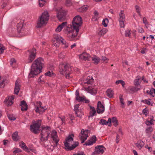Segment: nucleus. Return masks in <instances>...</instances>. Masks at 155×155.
Returning <instances> with one entry per match:
<instances>
[{"label":"nucleus","mask_w":155,"mask_h":155,"mask_svg":"<svg viewBox=\"0 0 155 155\" xmlns=\"http://www.w3.org/2000/svg\"><path fill=\"white\" fill-rule=\"evenodd\" d=\"M82 23V18L79 15L76 16L73 18L72 25L71 27H68L67 29V35L69 38L73 39L77 36Z\"/></svg>","instance_id":"obj_1"},{"label":"nucleus","mask_w":155,"mask_h":155,"mask_svg":"<svg viewBox=\"0 0 155 155\" xmlns=\"http://www.w3.org/2000/svg\"><path fill=\"white\" fill-rule=\"evenodd\" d=\"M44 61L41 58H39L36 59L32 63L31 69L28 76L29 78H34L41 72L44 66Z\"/></svg>","instance_id":"obj_2"},{"label":"nucleus","mask_w":155,"mask_h":155,"mask_svg":"<svg viewBox=\"0 0 155 155\" xmlns=\"http://www.w3.org/2000/svg\"><path fill=\"white\" fill-rule=\"evenodd\" d=\"M73 134H70L65 139V141L64 142V145L65 147V149L67 150H71L77 147L79 144L78 142H75L74 143L72 144L70 146L73 140Z\"/></svg>","instance_id":"obj_3"},{"label":"nucleus","mask_w":155,"mask_h":155,"mask_svg":"<svg viewBox=\"0 0 155 155\" xmlns=\"http://www.w3.org/2000/svg\"><path fill=\"white\" fill-rule=\"evenodd\" d=\"M59 68L60 73L65 75L66 78L69 79L72 77V76H70L72 71V68L70 66L69 64H61L60 65Z\"/></svg>","instance_id":"obj_4"},{"label":"nucleus","mask_w":155,"mask_h":155,"mask_svg":"<svg viewBox=\"0 0 155 155\" xmlns=\"http://www.w3.org/2000/svg\"><path fill=\"white\" fill-rule=\"evenodd\" d=\"M49 16L48 13L47 12H45L43 13L38 19L37 27L41 28L44 24H46L49 19Z\"/></svg>","instance_id":"obj_5"},{"label":"nucleus","mask_w":155,"mask_h":155,"mask_svg":"<svg viewBox=\"0 0 155 155\" xmlns=\"http://www.w3.org/2000/svg\"><path fill=\"white\" fill-rule=\"evenodd\" d=\"M41 122V120L39 119L37 120L36 121H33L32 124L30 126L31 131L35 134L39 133Z\"/></svg>","instance_id":"obj_6"},{"label":"nucleus","mask_w":155,"mask_h":155,"mask_svg":"<svg viewBox=\"0 0 155 155\" xmlns=\"http://www.w3.org/2000/svg\"><path fill=\"white\" fill-rule=\"evenodd\" d=\"M49 128L50 127L48 126H42L40 134L41 136L40 138L41 141H44L48 140L50 133L48 130Z\"/></svg>","instance_id":"obj_7"},{"label":"nucleus","mask_w":155,"mask_h":155,"mask_svg":"<svg viewBox=\"0 0 155 155\" xmlns=\"http://www.w3.org/2000/svg\"><path fill=\"white\" fill-rule=\"evenodd\" d=\"M118 21L120 27L124 28L125 26V18L123 10H121L119 13Z\"/></svg>","instance_id":"obj_8"},{"label":"nucleus","mask_w":155,"mask_h":155,"mask_svg":"<svg viewBox=\"0 0 155 155\" xmlns=\"http://www.w3.org/2000/svg\"><path fill=\"white\" fill-rule=\"evenodd\" d=\"M66 12L62 8L57 10V17L60 21H62L65 18Z\"/></svg>","instance_id":"obj_9"},{"label":"nucleus","mask_w":155,"mask_h":155,"mask_svg":"<svg viewBox=\"0 0 155 155\" xmlns=\"http://www.w3.org/2000/svg\"><path fill=\"white\" fill-rule=\"evenodd\" d=\"M28 51L29 52V55L28 58V62H31L35 59L36 54V50L33 48L31 50H29Z\"/></svg>","instance_id":"obj_10"},{"label":"nucleus","mask_w":155,"mask_h":155,"mask_svg":"<svg viewBox=\"0 0 155 155\" xmlns=\"http://www.w3.org/2000/svg\"><path fill=\"white\" fill-rule=\"evenodd\" d=\"M51 138L55 143V144L53 147H57L58 144L59 139L57 135V132L55 130H53L51 134Z\"/></svg>","instance_id":"obj_11"},{"label":"nucleus","mask_w":155,"mask_h":155,"mask_svg":"<svg viewBox=\"0 0 155 155\" xmlns=\"http://www.w3.org/2000/svg\"><path fill=\"white\" fill-rule=\"evenodd\" d=\"M105 110V108L104 106L102 104L100 101H98L97 108V112L100 114H102L103 113Z\"/></svg>","instance_id":"obj_12"},{"label":"nucleus","mask_w":155,"mask_h":155,"mask_svg":"<svg viewBox=\"0 0 155 155\" xmlns=\"http://www.w3.org/2000/svg\"><path fill=\"white\" fill-rule=\"evenodd\" d=\"M17 31L19 34H21L20 35L21 36H24L26 35L24 31V29L23 28V24L22 23H18L17 26Z\"/></svg>","instance_id":"obj_13"},{"label":"nucleus","mask_w":155,"mask_h":155,"mask_svg":"<svg viewBox=\"0 0 155 155\" xmlns=\"http://www.w3.org/2000/svg\"><path fill=\"white\" fill-rule=\"evenodd\" d=\"M36 107L35 110V111L39 113H43L45 111L46 109L41 106L42 103L41 102L39 101L36 102Z\"/></svg>","instance_id":"obj_14"},{"label":"nucleus","mask_w":155,"mask_h":155,"mask_svg":"<svg viewBox=\"0 0 155 155\" xmlns=\"http://www.w3.org/2000/svg\"><path fill=\"white\" fill-rule=\"evenodd\" d=\"M104 147L102 145H98L95 147V151L94 153L95 154H102L104 152Z\"/></svg>","instance_id":"obj_15"},{"label":"nucleus","mask_w":155,"mask_h":155,"mask_svg":"<svg viewBox=\"0 0 155 155\" xmlns=\"http://www.w3.org/2000/svg\"><path fill=\"white\" fill-rule=\"evenodd\" d=\"M140 87L135 86H131L129 87L127 89L128 92L130 94H134L135 92L140 90Z\"/></svg>","instance_id":"obj_16"},{"label":"nucleus","mask_w":155,"mask_h":155,"mask_svg":"<svg viewBox=\"0 0 155 155\" xmlns=\"http://www.w3.org/2000/svg\"><path fill=\"white\" fill-rule=\"evenodd\" d=\"M15 98V96L12 95L11 97H8L6 98L4 101V103L7 106H10L13 104L12 100Z\"/></svg>","instance_id":"obj_17"},{"label":"nucleus","mask_w":155,"mask_h":155,"mask_svg":"<svg viewBox=\"0 0 155 155\" xmlns=\"http://www.w3.org/2000/svg\"><path fill=\"white\" fill-rule=\"evenodd\" d=\"M21 85L19 80H16L15 83V86L14 88V93L15 94H18L20 90Z\"/></svg>","instance_id":"obj_18"},{"label":"nucleus","mask_w":155,"mask_h":155,"mask_svg":"<svg viewBox=\"0 0 155 155\" xmlns=\"http://www.w3.org/2000/svg\"><path fill=\"white\" fill-rule=\"evenodd\" d=\"M80 58L82 60L86 61L87 60H90L91 58L89 54H87L85 53H83L79 55Z\"/></svg>","instance_id":"obj_19"},{"label":"nucleus","mask_w":155,"mask_h":155,"mask_svg":"<svg viewBox=\"0 0 155 155\" xmlns=\"http://www.w3.org/2000/svg\"><path fill=\"white\" fill-rule=\"evenodd\" d=\"M75 99L79 102L83 101L86 103H88L89 102V101L88 100L86 99V97L84 96L81 97L79 95L78 97H76Z\"/></svg>","instance_id":"obj_20"},{"label":"nucleus","mask_w":155,"mask_h":155,"mask_svg":"<svg viewBox=\"0 0 155 155\" xmlns=\"http://www.w3.org/2000/svg\"><path fill=\"white\" fill-rule=\"evenodd\" d=\"M20 105L21 106V110L23 111H26L28 108V105L25 101H22L21 102Z\"/></svg>","instance_id":"obj_21"},{"label":"nucleus","mask_w":155,"mask_h":155,"mask_svg":"<svg viewBox=\"0 0 155 155\" xmlns=\"http://www.w3.org/2000/svg\"><path fill=\"white\" fill-rule=\"evenodd\" d=\"M89 107L91 110L89 113L90 117H93L94 115H96V110L95 108L91 106H90Z\"/></svg>","instance_id":"obj_22"},{"label":"nucleus","mask_w":155,"mask_h":155,"mask_svg":"<svg viewBox=\"0 0 155 155\" xmlns=\"http://www.w3.org/2000/svg\"><path fill=\"white\" fill-rule=\"evenodd\" d=\"M141 78H140L139 76L137 77V78L135 79L134 81V85L137 87L139 86L140 88L141 89V87L140 86V84L141 81Z\"/></svg>","instance_id":"obj_23"},{"label":"nucleus","mask_w":155,"mask_h":155,"mask_svg":"<svg viewBox=\"0 0 155 155\" xmlns=\"http://www.w3.org/2000/svg\"><path fill=\"white\" fill-rule=\"evenodd\" d=\"M67 23V22H63L61 24L59 25L55 29L56 31L57 32H60L61 30L66 25Z\"/></svg>","instance_id":"obj_24"},{"label":"nucleus","mask_w":155,"mask_h":155,"mask_svg":"<svg viewBox=\"0 0 155 155\" xmlns=\"http://www.w3.org/2000/svg\"><path fill=\"white\" fill-rule=\"evenodd\" d=\"M87 90L90 93L93 94H95L97 93V88L92 87L89 86L87 88Z\"/></svg>","instance_id":"obj_25"},{"label":"nucleus","mask_w":155,"mask_h":155,"mask_svg":"<svg viewBox=\"0 0 155 155\" xmlns=\"http://www.w3.org/2000/svg\"><path fill=\"white\" fill-rule=\"evenodd\" d=\"M93 63L96 64L99 63L100 61V58L96 55H94L93 57H91Z\"/></svg>","instance_id":"obj_26"},{"label":"nucleus","mask_w":155,"mask_h":155,"mask_svg":"<svg viewBox=\"0 0 155 155\" xmlns=\"http://www.w3.org/2000/svg\"><path fill=\"white\" fill-rule=\"evenodd\" d=\"M94 81V79L92 77L88 76L84 81V83L88 84H91Z\"/></svg>","instance_id":"obj_27"},{"label":"nucleus","mask_w":155,"mask_h":155,"mask_svg":"<svg viewBox=\"0 0 155 155\" xmlns=\"http://www.w3.org/2000/svg\"><path fill=\"white\" fill-rule=\"evenodd\" d=\"M88 6L87 5H84L78 9V11L81 12H86Z\"/></svg>","instance_id":"obj_28"},{"label":"nucleus","mask_w":155,"mask_h":155,"mask_svg":"<svg viewBox=\"0 0 155 155\" xmlns=\"http://www.w3.org/2000/svg\"><path fill=\"white\" fill-rule=\"evenodd\" d=\"M107 95L110 98L113 97L114 93L112 90L111 89H108L106 91Z\"/></svg>","instance_id":"obj_29"},{"label":"nucleus","mask_w":155,"mask_h":155,"mask_svg":"<svg viewBox=\"0 0 155 155\" xmlns=\"http://www.w3.org/2000/svg\"><path fill=\"white\" fill-rule=\"evenodd\" d=\"M12 138L13 140L15 141H17L19 139V137L18 136V133L17 132H15L12 135Z\"/></svg>","instance_id":"obj_30"},{"label":"nucleus","mask_w":155,"mask_h":155,"mask_svg":"<svg viewBox=\"0 0 155 155\" xmlns=\"http://www.w3.org/2000/svg\"><path fill=\"white\" fill-rule=\"evenodd\" d=\"M5 79L3 77H0V87L3 88L5 86Z\"/></svg>","instance_id":"obj_31"},{"label":"nucleus","mask_w":155,"mask_h":155,"mask_svg":"<svg viewBox=\"0 0 155 155\" xmlns=\"http://www.w3.org/2000/svg\"><path fill=\"white\" fill-rule=\"evenodd\" d=\"M107 31V30L106 28H103L98 32V35L100 36L103 35Z\"/></svg>","instance_id":"obj_32"},{"label":"nucleus","mask_w":155,"mask_h":155,"mask_svg":"<svg viewBox=\"0 0 155 155\" xmlns=\"http://www.w3.org/2000/svg\"><path fill=\"white\" fill-rule=\"evenodd\" d=\"M153 131V128L151 127H148L145 130L146 133L148 134H150Z\"/></svg>","instance_id":"obj_33"},{"label":"nucleus","mask_w":155,"mask_h":155,"mask_svg":"<svg viewBox=\"0 0 155 155\" xmlns=\"http://www.w3.org/2000/svg\"><path fill=\"white\" fill-rule=\"evenodd\" d=\"M112 122L113 123V125L116 127L118 124L117 120L116 117H113L112 118Z\"/></svg>","instance_id":"obj_34"},{"label":"nucleus","mask_w":155,"mask_h":155,"mask_svg":"<svg viewBox=\"0 0 155 155\" xmlns=\"http://www.w3.org/2000/svg\"><path fill=\"white\" fill-rule=\"evenodd\" d=\"M89 131L88 130H84V129H82L81 131V134L82 135L83 137L86 136V135H87V136H88L87 133Z\"/></svg>","instance_id":"obj_35"},{"label":"nucleus","mask_w":155,"mask_h":155,"mask_svg":"<svg viewBox=\"0 0 155 155\" xmlns=\"http://www.w3.org/2000/svg\"><path fill=\"white\" fill-rule=\"evenodd\" d=\"M144 143L143 141H140L137 146L139 149H140L144 146Z\"/></svg>","instance_id":"obj_36"},{"label":"nucleus","mask_w":155,"mask_h":155,"mask_svg":"<svg viewBox=\"0 0 155 155\" xmlns=\"http://www.w3.org/2000/svg\"><path fill=\"white\" fill-rule=\"evenodd\" d=\"M109 21L107 18H106L104 19L102 21V25L104 27H106L107 26Z\"/></svg>","instance_id":"obj_37"},{"label":"nucleus","mask_w":155,"mask_h":155,"mask_svg":"<svg viewBox=\"0 0 155 155\" xmlns=\"http://www.w3.org/2000/svg\"><path fill=\"white\" fill-rule=\"evenodd\" d=\"M80 136V140H81V143H84V141L87 140V138L88 137V136H87V135H86V136L83 137L82 135L81 136Z\"/></svg>","instance_id":"obj_38"},{"label":"nucleus","mask_w":155,"mask_h":155,"mask_svg":"<svg viewBox=\"0 0 155 155\" xmlns=\"http://www.w3.org/2000/svg\"><path fill=\"white\" fill-rule=\"evenodd\" d=\"M119 97L120 102L121 104V107L122 108H124V104L123 101L124 99L123 98V95L122 94H120Z\"/></svg>","instance_id":"obj_39"},{"label":"nucleus","mask_w":155,"mask_h":155,"mask_svg":"<svg viewBox=\"0 0 155 155\" xmlns=\"http://www.w3.org/2000/svg\"><path fill=\"white\" fill-rule=\"evenodd\" d=\"M131 31L129 29L125 31V35L126 37H130L131 35Z\"/></svg>","instance_id":"obj_40"},{"label":"nucleus","mask_w":155,"mask_h":155,"mask_svg":"<svg viewBox=\"0 0 155 155\" xmlns=\"http://www.w3.org/2000/svg\"><path fill=\"white\" fill-rule=\"evenodd\" d=\"M54 74L52 72L48 71L45 74V75L46 76H50V77H53Z\"/></svg>","instance_id":"obj_41"},{"label":"nucleus","mask_w":155,"mask_h":155,"mask_svg":"<svg viewBox=\"0 0 155 155\" xmlns=\"http://www.w3.org/2000/svg\"><path fill=\"white\" fill-rule=\"evenodd\" d=\"M150 99H148V100L146 99L142 100L141 101L143 103L147 104L148 105H150Z\"/></svg>","instance_id":"obj_42"},{"label":"nucleus","mask_w":155,"mask_h":155,"mask_svg":"<svg viewBox=\"0 0 155 155\" xmlns=\"http://www.w3.org/2000/svg\"><path fill=\"white\" fill-rule=\"evenodd\" d=\"M54 38L58 42H60L62 38L60 35H55L54 36Z\"/></svg>","instance_id":"obj_43"},{"label":"nucleus","mask_w":155,"mask_h":155,"mask_svg":"<svg viewBox=\"0 0 155 155\" xmlns=\"http://www.w3.org/2000/svg\"><path fill=\"white\" fill-rule=\"evenodd\" d=\"M135 8L136 9L137 12L138 14L140 16H141V15L140 13V7L138 5H136L135 6Z\"/></svg>","instance_id":"obj_44"},{"label":"nucleus","mask_w":155,"mask_h":155,"mask_svg":"<svg viewBox=\"0 0 155 155\" xmlns=\"http://www.w3.org/2000/svg\"><path fill=\"white\" fill-rule=\"evenodd\" d=\"M147 93L150 94L151 96L153 97L154 95H153V88H151L150 91H147Z\"/></svg>","instance_id":"obj_45"},{"label":"nucleus","mask_w":155,"mask_h":155,"mask_svg":"<svg viewBox=\"0 0 155 155\" xmlns=\"http://www.w3.org/2000/svg\"><path fill=\"white\" fill-rule=\"evenodd\" d=\"M94 143L91 140H89L86 142L84 144V145L89 146L92 145Z\"/></svg>","instance_id":"obj_46"},{"label":"nucleus","mask_w":155,"mask_h":155,"mask_svg":"<svg viewBox=\"0 0 155 155\" xmlns=\"http://www.w3.org/2000/svg\"><path fill=\"white\" fill-rule=\"evenodd\" d=\"M58 118H59L62 121V125H63V124H64L65 122V117L64 116H58Z\"/></svg>","instance_id":"obj_47"},{"label":"nucleus","mask_w":155,"mask_h":155,"mask_svg":"<svg viewBox=\"0 0 155 155\" xmlns=\"http://www.w3.org/2000/svg\"><path fill=\"white\" fill-rule=\"evenodd\" d=\"M99 123L100 124H101L103 125L107 124V121L104 119H102L101 120Z\"/></svg>","instance_id":"obj_48"},{"label":"nucleus","mask_w":155,"mask_h":155,"mask_svg":"<svg viewBox=\"0 0 155 155\" xmlns=\"http://www.w3.org/2000/svg\"><path fill=\"white\" fill-rule=\"evenodd\" d=\"M39 2L40 6L42 7L45 3V0H39Z\"/></svg>","instance_id":"obj_49"},{"label":"nucleus","mask_w":155,"mask_h":155,"mask_svg":"<svg viewBox=\"0 0 155 155\" xmlns=\"http://www.w3.org/2000/svg\"><path fill=\"white\" fill-rule=\"evenodd\" d=\"M44 76H41L38 79V81L39 82L42 83L44 81Z\"/></svg>","instance_id":"obj_50"},{"label":"nucleus","mask_w":155,"mask_h":155,"mask_svg":"<svg viewBox=\"0 0 155 155\" xmlns=\"http://www.w3.org/2000/svg\"><path fill=\"white\" fill-rule=\"evenodd\" d=\"M71 0H66V4L67 6H70L72 5Z\"/></svg>","instance_id":"obj_51"},{"label":"nucleus","mask_w":155,"mask_h":155,"mask_svg":"<svg viewBox=\"0 0 155 155\" xmlns=\"http://www.w3.org/2000/svg\"><path fill=\"white\" fill-rule=\"evenodd\" d=\"M142 113L145 116H147L149 113L148 110L146 108H145L143 110Z\"/></svg>","instance_id":"obj_52"},{"label":"nucleus","mask_w":155,"mask_h":155,"mask_svg":"<svg viewBox=\"0 0 155 155\" xmlns=\"http://www.w3.org/2000/svg\"><path fill=\"white\" fill-rule=\"evenodd\" d=\"M65 56V53L64 52H62L60 53L59 54V57L60 59H63L64 58Z\"/></svg>","instance_id":"obj_53"},{"label":"nucleus","mask_w":155,"mask_h":155,"mask_svg":"<svg viewBox=\"0 0 155 155\" xmlns=\"http://www.w3.org/2000/svg\"><path fill=\"white\" fill-rule=\"evenodd\" d=\"M108 59L105 56L103 57H102V61L103 62L105 63H107L108 62Z\"/></svg>","instance_id":"obj_54"},{"label":"nucleus","mask_w":155,"mask_h":155,"mask_svg":"<svg viewBox=\"0 0 155 155\" xmlns=\"http://www.w3.org/2000/svg\"><path fill=\"white\" fill-rule=\"evenodd\" d=\"M8 0H2L3 1V3L2 5V7L3 8H4L6 6Z\"/></svg>","instance_id":"obj_55"},{"label":"nucleus","mask_w":155,"mask_h":155,"mask_svg":"<svg viewBox=\"0 0 155 155\" xmlns=\"http://www.w3.org/2000/svg\"><path fill=\"white\" fill-rule=\"evenodd\" d=\"M143 22L145 24V25H148V22L147 18L145 17H144L143 18Z\"/></svg>","instance_id":"obj_56"},{"label":"nucleus","mask_w":155,"mask_h":155,"mask_svg":"<svg viewBox=\"0 0 155 155\" xmlns=\"http://www.w3.org/2000/svg\"><path fill=\"white\" fill-rule=\"evenodd\" d=\"M76 115L77 117H81V114L79 110L75 112Z\"/></svg>","instance_id":"obj_57"},{"label":"nucleus","mask_w":155,"mask_h":155,"mask_svg":"<svg viewBox=\"0 0 155 155\" xmlns=\"http://www.w3.org/2000/svg\"><path fill=\"white\" fill-rule=\"evenodd\" d=\"M91 140L94 143H95L97 140L96 137L95 136H93L92 137Z\"/></svg>","instance_id":"obj_58"},{"label":"nucleus","mask_w":155,"mask_h":155,"mask_svg":"<svg viewBox=\"0 0 155 155\" xmlns=\"http://www.w3.org/2000/svg\"><path fill=\"white\" fill-rule=\"evenodd\" d=\"M8 116L9 119L11 120H14L15 119V118L11 115H8Z\"/></svg>","instance_id":"obj_59"},{"label":"nucleus","mask_w":155,"mask_h":155,"mask_svg":"<svg viewBox=\"0 0 155 155\" xmlns=\"http://www.w3.org/2000/svg\"><path fill=\"white\" fill-rule=\"evenodd\" d=\"M80 105L79 104H76L74 106V110L75 112L79 110L78 108Z\"/></svg>","instance_id":"obj_60"},{"label":"nucleus","mask_w":155,"mask_h":155,"mask_svg":"<svg viewBox=\"0 0 155 155\" xmlns=\"http://www.w3.org/2000/svg\"><path fill=\"white\" fill-rule=\"evenodd\" d=\"M16 61L14 58H12L10 61V64L11 65H12L14 63H15Z\"/></svg>","instance_id":"obj_61"},{"label":"nucleus","mask_w":155,"mask_h":155,"mask_svg":"<svg viewBox=\"0 0 155 155\" xmlns=\"http://www.w3.org/2000/svg\"><path fill=\"white\" fill-rule=\"evenodd\" d=\"M21 148H22L24 150H25V149H26L27 150H28V148L27 147V146L25 145V143H23L22 144V145L21 147Z\"/></svg>","instance_id":"obj_62"},{"label":"nucleus","mask_w":155,"mask_h":155,"mask_svg":"<svg viewBox=\"0 0 155 155\" xmlns=\"http://www.w3.org/2000/svg\"><path fill=\"white\" fill-rule=\"evenodd\" d=\"M138 30L139 32H140V33H143L144 31L143 28H141V27L139 28H138Z\"/></svg>","instance_id":"obj_63"},{"label":"nucleus","mask_w":155,"mask_h":155,"mask_svg":"<svg viewBox=\"0 0 155 155\" xmlns=\"http://www.w3.org/2000/svg\"><path fill=\"white\" fill-rule=\"evenodd\" d=\"M73 155H85L83 152L78 153L77 154H74Z\"/></svg>","instance_id":"obj_64"}]
</instances>
